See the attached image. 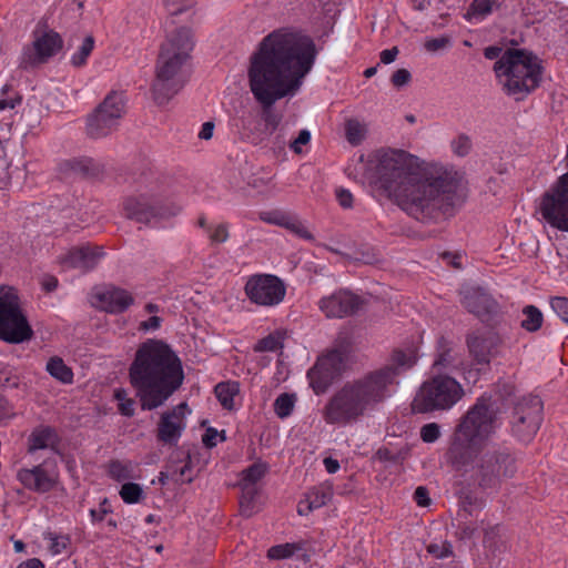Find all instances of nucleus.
<instances>
[{
	"label": "nucleus",
	"instance_id": "4468645a",
	"mask_svg": "<svg viewBox=\"0 0 568 568\" xmlns=\"http://www.w3.org/2000/svg\"><path fill=\"white\" fill-rule=\"evenodd\" d=\"M347 361L346 348H333L317 358L307 373L310 385L316 395L324 394L334 381L342 376Z\"/></svg>",
	"mask_w": 568,
	"mask_h": 568
},
{
	"label": "nucleus",
	"instance_id": "7c9ffc66",
	"mask_svg": "<svg viewBox=\"0 0 568 568\" xmlns=\"http://www.w3.org/2000/svg\"><path fill=\"white\" fill-rule=\"evenodd\" d=\"M459 505L462 515L474 516V513L481 510L486 507V498L480 496L470 489H460L459 491Z\"/></svg>",
	"mask_w": 568,
	"mask_h": 568
},
{
	"label": "nucleus",
	"instance_id": "1a4fd4ad",
	"mask_svg": "<svg viewBox=\"0 0 568 568\" xmlns=\"http://www.w3.org/2000/svg\"><path fill=\"white\" fill-rule=\"evenodd\" d=\"M138 184V194L128 196L123 202L126 219L149 224L153 220L174 216L181 211L179 205L162 203L159 178L154 173L141 174Z\"/></svg>",
	"mask_w": 568,
	"mask_h": 568
},
{
	"label": "nucleus",
	"instance_id": "0e129e2a",
	"mask_svg": "<svg viewBox=\"0 0 568 568\" xmlns=\"http://www.w3.org/2000/svg\"><path fill=\"white\" fill-rule=\"evenodd\" d=\"M336 197L338 200V203L344 209H349L353 205V194L345 189H338L336 190Z\"/></svg>",
	"mask_w": 568,
	"mask_h": 568
},
{
	"label": "nucleus",
	"instance_id": "9d476101",
	"mask_svg": "<svg viewBox=\"0 0 568 568\" xmlns=\"http://www.w3.org/2000/svg\"><path fill=\"white\" fill-rule=\"evenodd\" d=\"M465 395L462 384L447 374H437L426 379L418 388L412 410L428 414L453 408Z\"/></svg>",
	"mask_w": 568,
	"mask_h": 568
},
{
	"label": "nucleus",
	"instance_id": "2eb2a0df",
	"mask_svg": "<svg viewBox=\"0 0 568 568\" xmlns=\"http://www.w3.org/2000/svg\"><path fill=\"white\" fill-rule=\"evenodd\" d=\"M248 300L261 306L278 305L285 297L284 282L272 274H255L248 277L244 286Z\"/></svg>",
	"mask_w": 568,
	"mask_h": 568
},
{
	"label": "nucleus",
	"instance_id": "ddd939ff",
	"mask_svg": "<svg viewBox=\"0 0 568 568\" xmlns=\"http://www.w3.org/2000/svg\"><path fill=\"white\" fill-rule=\"evenodd\" d=\"M544 405L538 396H524L513 402L509 416L511 434L523 443H529L542 422Z\"/></svg>",
	"mask_w": 568,
	"mask_h": 568
},
{
	"label": "nucleus",
	"instance_id": "c85d7f7f",
	"mask_svg": "<svg viewBox=\"0 0 568 568\" xmlns=\"http://www.w3.org/2000/svg\"><path fill=\"white\" fill-rule=\"evenodd\" d=\"M58 440L55 430L50 426H42L33 429L29 436V452L52 447Z\"/></svg>",
	"mask_w": 568,
	"mask_h": 568
},
{
	"label": "nucleus",
	"instance_id": "338daca9",
	"mask_svg": "<svg viewBox=\"0 0 568 568\" xmlns=\"http://www.w3.org/2000/svg\"><path fill=\"white\" fill-rule=\"evenodd\" d=\"M162 318L154 315L151 316L148 321H144L140 324V329L142 331H155L161 326Z\"/></svg>",
	"mask_w": 568,
	"mask_h": 568
},
{
	"label": "nucleus",
	"instance_id": "6e6d98bb",
	"mask_svg": "<svg viewBox=\"0 0 568 568\" xmlns=\"http://www.w3.org/2000/svg\"><path fill=\"white\" fill-rule=\"evenodd\" d=\"M412 80V74L407 69H398L392 75V83L396 88L407 85Z\"/></svg>",
	"mask_w": 568,
	"mask_h": 568
},
{
	"label": "nucleus",
	"instance_id": "5fc2aeb1",
	"mask_svg": "<svg viewBox=\"0 0 568 568\" xmlns=\"http://www.w3.org/2000/svg\"><path fill=\"white\" fill-rule=\"evenodd\" d=\"M219 436L222 442L226 439L224 430L219 433L215 428L209 427L202 437V442L205 445V447L213 448L216 446V437Z\"/></svg>",
	"mask_w": 568,
	"mask_h": 568
},
{
	"label": "nucleus",
	"instance_id": "b1692460",
	"mask_svg": "<svg viewBox=\"0 0 568 568\" xmlns=\"http://www.w3.org/2000/svg\"><path fill=\"white\" fill-rule=\"evenodd\" d=\"M59 172L65 176L94 178L103 172V166L89 156H78L59 163Z\"/></svg>",
	"mask_w": 568,
	"mask_h": 568
},
{
	"label": "nucleus",
	"instance_id": "a18cd8bd",
	"mask_svg": "<svg viewBox=\"0 0 568 568\" xmlns=\"http://www.w3.org/2000/svg\"><path fill=\"white\" fill-rule=\"evenodd\" d=\"M494 3L495 0H473L465 18L469 19L470 16L486 17L493 12Z\"/></svg>",
	"mask_w": 568,
	"mask_h": 568
},
{
	"label": "nucleus",
	"instance_id": "a19ab883",
	"mask_svg": "<svg viewBox=\"0 0 568 568\" xmlns=\"http://www.w3.org/2000/svg\"><path fill=\"white\" fill-rule=\"evenodd\" d=\"M462 521L458 525L459 536L463 539L473 538L479 530L481 524H484V519L481 520H470L471 516L458 514Z\"/></svg>",
	"mask_w": 568,
	"mask_h": 568
},
{
	"label": "nucleus",
	"instance_id": "6ab92c4d",
	"mask_svg": "<svg viewBox=\"0 0 568 568\" xmlns=\"http://www.w3.org/2000/svg\"><path fill=\"white\" fill-rule=\"evenodd\" d=\"M363 301L346 290H338L318 301V308L328 318H343L355 314Z\"/></svg>",
	"mask_w": 568,
	"mask_h": 568
},
{
	"label": "nucleus",
	"instance_id": "f704fd0d",
	"mask_svg": "<svg viewBox=\"0 0 568 568\" xmlns=\"http://www.w3.org/2000/svg\"><path fill=\"white\" fill-rule=\"evenodd\" d=\"M240 387L239 383L236 382H227V383H219L215 388L214 393L216 395V398L219 399L220 404L225 409H232L234 406V396L239 393Z\"/></svg>",
	"mask_w": 568,
	"mask_h": 568
},
{
	"label": "nucleus",
	"instance_id": "f03ea898",
	"mask_svg": "<svg viewBox=\"0 0 568 568\" xmlns=\"http://www.w3.org/2000/svg\"><path fill=\"white\" fill-rule=\"evenodd\" d=\"M372 183L376 192L407 215L428 224L452 215L466 200L463 175L439 163L420 166L398 149L376 151Z\"/></svg>",
	"mask_w": 568,
	"mask_h": 568
},
{
	"label": "nucleus",
	"instance_id": "f8f14e48",
	"mask_svg": "<svg viewBox=\"0 0 568 568\" xmlns=\"http://www.w3.org/2000/svg\"><path fill=\"white\" fill-rule=\"evenodd\" d=\"M564 162L567 171L542 194L539 212L551 227L568 232V143Z\"/></svg>",
	"mask_w": 568,
	"mask_h": 568
},
{
	"label": "nucleus",
	"instance_id": "13d9d810",
	"mask_svg": "<svg viewBox=\"0 0 568 568\" xmlns=\"http://www.w3.org/2000/svg\"><path fill=\"white\" fill-rule=\"evenodd\" d=\"M311 141V132L306 129L301 130L297 138L291 143L290 148L296 153L301 154V145H305Z\"/></svg>",
	"mask_w": 568,
	"mask_h": 568
},
{
	"label": "nucleus",
	"instance_id": "3c124183",
	"mask_svg": "<svg viewBox=\"0 0 568 568\" xmlns=\"http://www.w3.org/2000/svg\"><path fill=\"white\" fill-rule=\"evenodd\" d=\"M452 148L455 154L465 156L470 152L471 141L467 135L460 134L452 142Z\"/></svg>",
	"mask_w": 568,
	"mask_h": 568
},
{
	"label": "nucleus",
	"instance_id": "412c9836",
	"mask_svg": "<svg viewBox=\"0 0 568 568\" xmlns=\"http://www.w3.org/2000/svg\"><path fill=\"white\" fill-rule=\"evenodd\" d=\"M417 363V349L407 347L406 349H394L390 355L389 363L385 366L374 369L381 372L385 377V390L395 382V378L403 372L410 369Z\"/></svg>",
	"mask_w": 568,
	"mask_h": 568
},
{
	"label": "nucleus",
	"instance_id": "49530a36",
	"mask_svg": "<svg viewBox=\"0 0 568 568\" xmlns=\"http://www.w3.org/2000/svg\"><path fill=\"white\" fill-rule=\"evenodd\" d=\"M109 474L118 481L129 479L131 478V465L120 460H112L109 466Z\"/></svg>",
	"mask_w": 568,
	"mask_h": 568
},
{
	"label": "nucleus",
	"instance_id": "ea45409f",
	"mask_svg": "<svg viewBox=\"0 0 568 568\" xmlns=\"http://www.w3.org/2000/svg\"><path fill=\"white\" fill-rule=\"evenodd\" d=\"M296 397L294 394L283 393L274 402V412L280 418L290 416L294 409Z\"/></svg>",
	"mask_w": 568,
	"mask_h": 568
},
{
	"label": "nucleus",
	"instance_id": "680f3d73",
	"mask_svg": "<svg viewBox=\"0 0 568 568\" xmlns=\"http://www.w3.org/2000/svg\"><path fill=\"white\" fill-rule=\"evenodd\" d=\"M111 511L112 510H111L109 500H108V498H104L100 503V509H98V510L91 509L90 515H91L93 521H101V520H103L104 516Z\"/></svg>",
	"mask_w": 568,
	"mask_h": 568
},
{
	"label": "nucleus",
	"instance_id": "774afa93",
	"mask_svg": "<svg viewBox=\"0 0 568 568\" xmlns=\"http://www.w3.org/2000/svg\"><path fill=\"white\" fill-rule=\"evenodd\" d=\"M17 568H44V565L38 558H30L21 562Z\"/></svg>",
	"mask_w": 568,
	"mask_h": 568
},
{
	"label": "nucleus",
	"instance_id": "aec40b11",
	"mask_svg": "<svg viewBox=\"0 0 568 568\" xmlns=\"http://www.w3.org/2000/svg\"><path fill=\"white\" fill-rule=\"evenodd\" d=\"M187 408L186 403H181L172 410L164 412L161 415L158 425V439L165 444H176L184 429L182 419L184 410Z\"/></svg>",
	"mask_w": 568,
	"mask_h": 568
},
{
	"label": "nucleus",
	"instance_id": "2f4dec72",
	"mask_svg": "<svg viewBox=\"0 0 568 568\" xmlns=\"http://www.w3.org/2000/svg\"><path fill=\"white\" fill-rule=\"evenodd\" d=\"M368 133L367 124L356 118L345 120V139L353 145L357 146L363 143Z\"/></svg>",
	"mask_w": 568,
	"mask_h": 568
},
{
	"label": "nucleus",
	"instance_id": "0eeeda50",
	"mask_svg": "<svg viewBox=\"0 0 568 568\" xmlns=\"http://www.w3.org/2000/svg\"><path fill=\"white\" fill-rule=\"evenodd\" d=\"M484 57L497 61L494 64V72L501 81L506 94L516 101H523L534 92L541 83L542 61L537 54L527 49L508 48L503 51L501 47L490 45L485 48Z\"/></svg>",
	"mask_w": 568,
	"mask_h": 568
},
{
	"label": "nucleus",
	"instance_id": "09e8293b",
	"mask_svg": "<svg viewBox=\"0 0 568 568\" xmlns=\"http://www.w3.org/2000/svg\"><path fill=\"white\" fill-rule=\"evenodd\" d=\"M452 38L449 36H442L438 38L426 39L424 48L428 52H437L439 50L450 47Z\"/></svg>",
	"mask_w": 568,
	"mask_h": 568
},
{
	"label": "nucleus",
	"instance_id": "20e7f679",
	"mask_svg": "<svg viewBox=\"0 0 568 568\" xmlns=\"http://www.w3.org/2000/svg\"><path fill=\"white\" fill-rule=\"evenodd\" d=\"M499 408L490 396L483 395L460 417L446 453L454 469H466L474 452L479 450L495 434Z\"/></svg>",
	"mask_w": 568,
	"mask_h": 568
},
{
	"label": "nucleus",
	"instance_id": "4d7b16f0",
	"mask_svg": "<svg viewBox=\"0 0 568 568\" xmlns=\"http://www.w3.org/2000/svg\"><path fill=\"white\" fill-rule=\"evenodd\" d=\"M50 550L54 555H59L64 551L70 545V538L68 536L51 537Z\"/></svg>",
	"mask_w": 568,
	"mask_h": 568
},
{
	"label": "nucleus",
	"instance_id": "39448f33",
	"mask_svg": "<svg viewBox=\"0 0 568 568\" xmlns=\"http://www.w3.org/2000/svg\"><path fill=\"white\" fill-rule=\"evenodd\" d=\"M385 377L381 372H368L346 382L324 406V420L332 425H347L373 410L388 395Z\"/></svg>",
	"mask_w": 568,
	"mask_h": 568
},
{
	"label": "nucleus",
	"instance_id": "58836bf2",
	"mask_svg": "<svg viewBox=\"0 0 568 568\" xmlns=\"http://www.w3.org/2000/svg\"><path fill=\"white\" fill-rule=\"evenodd\" d=\"M268 466L266 463L257 462L242 471V479L240 484L256 485L267 473Z\"/></svg>",
	"mask_w": 568,
	"mask_h": 568
},
{
	"label": "nucleus",
	"instance_id": "7ed1b4c3",
	"mask_svg": "<svg viewBox=\"0 0 568 568\" xmlns=\"http://www.w3.org/2000/svg\"><path fill=\"white\" fill-rule=\"evenodd\" d=\"M129 378L142 410L162 406L183 384L182 362L162 341L142 343L129 368Z\"/></svg>",
	"mask_w": 568,
	"mask_h": 568
},
{
	"label": "nucleus",
	"instance_id": "69168bd1",
	"mask_svg": "<svg viewBox=\"0 0 568 568\" xmlns=\"http://www.w3.org/2000/svg\"><path fill=\"white\" fill-rule=\"evenodd\" d=\"M398 53H399V50L397 47H393L390 49L383 50L379 55L381 62L384 64H389L395 61Z\"/></svg>",
	"mask_w": 568,
	"mask_h": 568
},
{
	"label": "nucleus",
	"instance_id": "8fccbe9b",
	"mask_svg": "<svg viewBox=\"0 0 568 568\" xmlns=\"http://www.w3.org/2000/svg\"><path fill=\"white\" fill-rule=\"evenodd\" d=\"M439 437L440 426L437 423H428L420 428V438L424 443H435Z\"/></svg>",
	"mask_w": 568,
	"mask_h": 568
},
{
	"label": "nucleus",
	"instance_id": "423d86ee",
	"mask_svg": "<svg viewBox=\"0 0 568 568\" xmlns=\"http://www.w3.org/2000/svg\"><path fill=\"white\" fill-rule=\"evenodd\" d=\"M194 48L191 29L182 27L162 43L155 63V78L151 91L154 102L164 105L187 82L185 67Z\"/></svg>",
	"mask_w": 568,
	"mask_h": 568
},
{
	"label": "nucleus",
	"instance_id": "a878e982",
	"mask_svg": "<svg viewBox=\"0 0 568 568\" xmlns=\"http://www.w3.org/2000/svg\"><path fill=\"white\" fill-rule=\"evenodd\" d=\"M463 364L462 356L454 348L452 342L444 336L437 341L436 358L433 368L446 372H456Z\"/></svg>",
	"mask_w": 568,
	"mask_h": 568
},
{
	"label": "nucleus",
	"instance_id": "4be33fe9",
	"mask_svg": "<svg viewBox=\"0 0 568 568\" xmlns=\"http://www.w3.org/2000/svg\"><path fill=\"white\" fill-rule=\"evenodd\" d=\"M103 255L104 251L102 246L87 244L72 247L61 258V263L68 267L80 268L88 272L98 265Z\"/></svg>",
	"mask_w": 568,
	"mask_h": 568
},
{
	"label": "nucleus",
	"instance_id": "c9c22d12",
	"mask_svg": "<svg viewBox=\"0 0 568 568\" xmlns=\"http://www.w3.org/2000/svg\"><path fill=\"white\" fill-rule=\"evenodd\" d=\"M274 222H275V225L283 226L304 240L311 241L314 239L312 233L297 219H292L284 214V215H280L278 220H276Z\"/></svg>",
	"mask_w": 568,
	"mask_h": 568
},
{
	"label": "nucleus",
	"instance_id": "4c0bfd02",
	"mask_svg": "<svg viewBox=\"0 0 568 568\" xmlns=\"http://www.w3.org/2000/svg\"><path fill=\"white\" fill-rule=\"evenodd\" d=\"M94 38L88 34L83 38L78 51L71 55V64L75 68H80L87 63L89 55L94 48Z\"/></svg>",
	"mask_w": 568,
	"mask_h": 568
},
{
	"label": "nucleus",
	"instance_id": "cd10ccee",
	"mask_svg": "<svg viewBox=\"0 0 568 568\" xmlns=\"http://www.w3.org/2000/svg\"><path fill=\"white\" fill-rule=\"evenodd\" d=\"M333 497V487L329 484H321L313 487L306 494V507H302L304 501L300 503L298 514L307 515L310 511L325 506Z\"/></svg>",
	"mask_w": 568,
	"mask_h": 568
},
{
	"label": "nucleus",
	"instance_id": "bb28decb",
	"mask_svg": "<svg viewBox=\"0 0 568 568\" xmlns=\"http://www.w3.org/2000/svg\"><path fill=\"white\" fill-rule=\"evenodd\" d=\"M103 307L109 313H123L134 302L133 296L123 288L111 287L98 295Z\"/></svg>",
	"mask_w": 568,
	"mask_h": 568
},
{
	"label": "nucleus",
	"instance_id": "e433bc0d",
	"mask_svg": "<svg viewBox=\"0 0 568 568\" xmlns=\"http://www.w3.org/2000/svg\"><path fill=\"white\" fill-rule=\"evenodd\" d=\"M523 314L525 315V320L521 321V327L527 332H536L538 331L544 321L542 313L535 305H527L523 310Z\"/></svg>",
	"mask_w": 568,
	"mask_h": 568
},
{
	"label": "nucleus",
	"instance_id": "6e6552de",
	"mask_svg": "<svg viewBox=\"0 0 568 568\" xmlns=\"http://www.w3.org/2000/svg\"><path fill=\"white\" fill-rule=\"evenodd\" d=\"M517 458L507 447H493L484 452H474L469 466L455 469L463 477L469 475L475 487L484 495L497 494L503 484L517 473Z\"/></svg>",
	"mask_w": 568,
	"mask_h": 568
},
{
	"label": "nucleus",
	"instance_id": "5701e85b",
	"mask_svg": "<svg viewBox=\"0 0 568 568\" xmlns=\"http://www.w3.org/2000/svg\"><path fill=\"white\" fill-rule=\"evenodd\" d=\"M17 478L27 489L40 494L50 491L55 485V478L42 465L20 469Z\"/></svg>",
	"mask_w": 568,
	"mask_h": 568
},
{
	"label": "nucleus",
	"instance_id": "c756f323",
	"mask_svg": "<svg viewBox=\"0 0 568 568\" xmlns=\"http://www.w3.org/2000/svg\"><path fill=\"white\" fill-rule=\"evenodd\" d=\"M242 496L240 498V513L242 516L250 518L258 511L256 498L258 496V488L256 485L240 484Z\"/></svg>",
	"mask_w": 568,
	"mask_h": 568
},
{
	"label": "nucleus",
	"instance_id": "393cba45",
	"mask_svg": "<svg viewBox=\"0 0 568 568\" xmlns=\"http://www.w3.org/2000/svg\"><path fill=\"white\" fill-rule=\"evenodd\" d=\"M118 126L116 116L105 113L100 104L87 119V134L92 139L105 138Z\"/></svg>",
	"mask_w": 568,
	"mask_h": 568
},
{
	"label": "nucleus",
	"instance_id": "79ce46f5",
	"mask_svg": "<svg viewBox=\"0 0 568 568\" xmlns=\"http://www.w3.org/2000/svg\"><path fill=\"white\" fill-rule=\"evenodd\" d=\"M282 335L280 333H272L260 339L253 347L254 352H275L283 347Z\"/></svg>",
	"mask_w": 568,
	"mask_h": 568
},
{
	"label": "nucleus",
	"instance_id": "9b49d317",
	"mask_svg": "<svg viewBox=\"0 0 568 568\" xmlns=\"http://www.w3.org/2000/svg\"><path fill=\"white\" fill-rule=\"evenodd\" d=\"M32 337L33 329L14 288L0 286V339L9 344H21Z\"/></svg>",
	"mask_w": 568,
	"mask_h": 568
},
{
	"label": "nucleus",
	"instance_id": "f257e3e1",
	"mask_svg": "<svg viewBox=\"0 0 568 568\" xmlns=\"http://www.w3.org/2000/svg\"><path fill=\"white\" fill-rule=\"evenodd\" d=\"M317 53L310 36L287 28L272 31L258 43L250 57L247 79L261 112L242 120L243 134L250 143L262 145L277 130L282 115L274 112V104L301 90Z\"/></svg>",
	"mask_w": 568,
	"mask_h": 568
},
{
	"label": "nucleus",
	"instance_id": "864d4df0",
	"mask_svg": "<svg viewBox=\"0 0 568 568\" xmlns=\"http://www.w3.org/2000/svg\"><path fill=\"white\" fill-rule=\"evenodd\" d=\"M209 237L213 244L225 243L230 237L229 225L221 223L214 230L211 229Z\"/></svg>",
	"mask_w": 568,
	"mask_h": 568
},
{
	"label": "nucleus",
	"instance_id": "e2e57ef3",
	"mask_svg": "<svg viewBox=\"0 0 568 568\" xmlns=\"http://www.w3.org/2000/svg\"><path fill=\"white\" fill-rule=\"evenodd\" d=\"M414 499L418 506L426 507L430 504L428 489L424 486H418L414 493Z\"/></svg>",
	"mask_w": 568,
	"mask_h": 568
},
{
	"label": "nucleus",
	"instance_id": "dca6fc26",
	"mask_svg": "<svg viewBox=\"0 0 568 568\" xmlns=\"http://www.w3.org/2000/svg\"><path fill=\"white\" fill-rule=\"evenodd\" d=\"M460 295L463 306L483 323L490 324L497 321L500 313L499 304L485 290L468 286L462 290Z\"/></svg>",
	"mask_w": 568,
	"mask_h": 568
},
{
	"label": "nucleus",
	"instance_id": "bf43d9fd",
	"mask_svg": "<svg viewBox=\"0 0 568 568\" xmlns=\"http://www.w3.org/2000/svg\"><path fill=\"white\" fill-rule=\"evenodd\" d=\"M191 470V459L190 456H187V462L181 466L179 469H175L172 473V478L176 483H191L193 480L192 477H185L186 473Z\"/></svg>",
	"mask_w": 568,
	"mask_h": 568
},
{
	"label": "nucleus",
	"instance_id": "052dcab7",
	"mask_svg": "<svg viewBox=\"0 0 568 568\" xmlns=\"http://www.w3.org/2000/svg\"><path fill=\"white\" fill-rule=\"evenodd\" d=\"M427 551L434 555L436 558H445L452 555V546L450 544L437 545L430 544L427 547Z\"/></svg>",
	"mask_w": 568,
	"mask_h": 568
},
{
	"label": "nucleus",
	"instance_id": "a211bd4d",
	"mask_svg": "<svg viewBox=\"0 0 568 568\" xmlns=\"http://www.w3.org/2000/svg\"><path fill=\"white\" fill-rule=\"evenodd\" d=\"M62 38L58 32L53 30L44 32L36 38L31 45L23 49L20 67L27 69L45 62L62 48Z\"/></svg>",
	"mask_w": 568,
	"mask_h": 568
},
{
	"label": "nucleus",
	"instance_id": "473e14b6",
	"mask_svg": "<svg viewBox=\"0 0 568 568\" xmlns=\"http://www.w3.org/2000/svg\"><path fill=\"white\" fill-rule=\"evenodd\" d=\"M45 371L50 374L51 377L62 384L68 385L73 382V372L71 367L65 365L63 359L59 356H53L48 361Z\"/></svg>",
	"mask_w": 568,
	"mask_h": 568
},
{
	"label": "nucleus",
	"instance_id": "de8ad7c7",
	"mask_svg": "<svg viewBox=\"0 0 568 568\" xmlns=\"http://www.w3.org/2000/svg\"><path fill=\"white\" fill-rule=\"evenodd\" d=\"M297 549H300V547L295 544L273 546L268 549L267 557L270 559H285L291 557Z\"/></svg>",
	"mask_w": 568,
	"mask_h": 568
},
{
	"label": "nucleus",
	"instance_id": "c03bdc74",
	"mask_svg": "<svg viewBox=\"0 0 568 568\" xmlns=\"http://www.w3.org/2000/svg\"><path fill=\"white\" fill-rule=\"evenodd\" d=\"M120 496L126 504L139 503L143 497V489L139 484L125 483L120 489Z\"/></svg>",
	"mask_w": 568,
	"mask_h": 568
},
{
	"label": "nucleus",
	"instance_id": "37998d69",
	"mask_svg": "<svg viewBox=\"0 0 568 568\" xmlns=\"http://www.w3.org/2000/svg\"><path fill=\"white\" fill-rule=\"evenodd\" d=\"M114 398L119 402L118 409L121 415L125 417L134 416L135 402L133 398L128 397V392L124 388H116L114 390Z\"/></svg>",
	"mask_w": 568,
	"mask_h": 568
},
{
	"label": "nucleus",
	"instance_id": "603ef678",
	"mask_svg": "<svg viewBox=\"0 0 568 568\" xmlns=\"http://www.w3.org/2000/svg\"><path fill=\"white\" fill-rule=\"evenodd\" d=\"M550 305L561 321L568 324V298L556 296L551 298Z\"/></svg>",
	"mask_w": 568,
	"mask_h": 568
},
{
	"label": "nucleus",
	"instance_id": "72a5a7b5",
	"mask_svg": "<svg viewBox=\"0 0 568 568\" xmlns=\"http://www.w3.org/2000/svg\"><path fill=\"white\" fill-rule=\"evenodd\" d=\"M100 105L104 109L105 113L116 116L118 121H120L125 113L124 95L116 91H111Z\"/></svg>",
	"mask_w": 568,
	"mask_h": 568
},
{
	"label": "nucleus",
	"instance_id": "f3484780",
	"mask_svg": "<svg viewBox=\"0 0 568 568\" xmlns=\"http://www.w3.org/2000/svg\"><path fill=\"white\" fill-rule=\"evenodd\" d=\"M466 345L471 358L478 365H489L500 355L504 338L494 331L474 332L466 336Z\"/></svg>",
	"mask_w": 568,
	"mask_h": 568
}]
</instances>
